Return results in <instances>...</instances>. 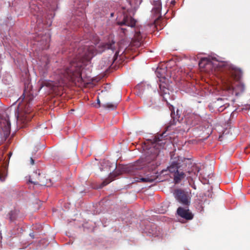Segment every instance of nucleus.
<instances>
[{
	"instance_id": "obj_1",
	"label": "nucleus",
	"mask_w": 250,
	"mask_h": 250,
	"mask_svg": "<svg viewBox=\"0 0 250 250\" xmlns=\"http://www.w3.org/2000/svg\"><path fill=\"white\" fill-rule=\"evenodd\" d=\"M82 64L80 62L73 61L71 62L70 66L63 70L59 71V75L56 82L52 81H45L42 83V86H45L49 87L52 92L56 93L64 84L67 81L72 82H82Z\"/></svg>"
},
{
	"instance_id": "obj_2",
	"label": "nucleus",
	"mask_w": 250,
	"mask_h": 250,
	"mask_svg": "<svg viewBox=\"0 0 250 250\" xmlns=\"http://www.w3.org/2000/svg\"><path fill=\"white\" fill-rule=\"evenodd\" d=\"M169 109L171 110V120L169 122L168 125L166 127L165 131L163 133L155 136L153 139V146L150 147L146 152V162L148 163H152V165L157 166L160 163L156 162L157 158L161 152V148H163L165 142H163L164 138L167 136L166 132L170 129L171 126L175 125L177 122H180L183 119L181 117L182 111L177 109L176 114H175L174 107L172 105L169 106Z\"/></svg>"
},
{
	"instance_id": "obj_3",
	"label": "nucleus",
	"mask_w": 250,
	"mask_h": 250,
	"mask_svg": "<svg viewBox=\"0 0 250 250\" xmlns=\"http://www.w3.org/2000/svg\"><path fill=\"white\" fill-rule=\"evenodd\" d=\"M225 72L221 76V81L224 89L227 91H233L235 90L238 92H243L245 90V85L239 82L235 87V81H238L242 75L241 70L231 64L226 63L225 66Z\"/></svg>"
},
{
	"instance_id": "obj_4",
	"label": "nucleus",
	"mask_w": 250,
	"mask_h": 250,
	"mask_svg": "<svg viewBox=\"0 0 250 250\" xmlns=\"http://www.w3.org/2000/svg\"><path fill=\"white\" fill-rule=\"evenodd\" d=\"M106 49H111L113 51L115 49V42L109 41L107 43L100 44L97 49L94 46H84L78 48L75 52L78 60H90L97 53H101Z\"/></svg>"
},
{
	"instance_id": "obj_5",
	"label": "nucleus",
	"mask_w": 250,
	"mask_h": 250,
	"mask_svg": "<svg viewBox=\"0 0 250 250\" xmlns=\"http://www.w3.org/2000/svg\"><path fill=\"white\" fill-rule=\"evenodd\" d=\"M34 96L31 91H26L24 90L22 96L20 98L19 100L22 99L26 104H21L20 107L17 108V111H15V114L18 120L22 121L23 122H28L30 121L33 115H30L31 110L30 107V103L33 100Z\"/></svg>"
},
{
	"instance_id": "obj_6",
	"label": "nucleus",
	"mask_w": 250,
	"mask_h": 250,
	"mask_svg": "<svg viewBox=\"0 0 250 250\" xmlns=\"http://www.w3.org/2000/svg\"><path fill=\"white\" fill-rule=\"evenodd\" d=\"M29 182L34 185H38L41 186L49 187L51 184V180L47 179L44 175H41L39 170H36L30 176Z\"/></svg>"
},
{
	"instance_id": "obj_7",
	"label": "nucleus",
	"mask_w": 250,
	"mask_h": 250,
	"mask_svg": "<svg viewBox=\"0 0 250 250\" xmlns=\"http://www.w3.org/2000/svg\"><path fill=\"white\" fill-rule=\"evenodd\" d=\"M164 73V70L157 69L156 71L157 76L159 79V81L161 83L159 84L160 94L163 96L164 100L167 101V98L165 96L168 93V90L166 87V76Z\"/></svg>"
},
{
	"instance_id": "obj_8",
	"label": "nucleus",
	"mask_w": 250,
	"mask_h": 250,
	"mask_svg": "<svg viewBox=\"0 0 250 250\" xmlns=\"http://www.w3.org/2000/svg\"><path fill=\"white\" fill-rule=\"evenodd\" d=\"M0 127H1L3 137L6 140L10 133L11 124L8 116L2 117L0 119Z\"/></svg>"
},
{
	"instance_id": "obj_9",
	"label": "nucleus",
	"mask_w": 250,
	"mask_h": 250,
	"mask_svg": "<svg viewBox=\"0 0 250 250\" xmlns=\"http://www.w3.org/2000/svg\"><path fill=\"white\" fill-rule=\"evenodd\" d=\"M176 200L185 206H188L190 204V199L185 191L182 189H177L174 193Z\"/></svg>"
},
{
	"instance_id": "obj_10",
	"label": "nucleus",
	"mask_w": 250,
	"mask_h": 250,
	"mask_svg": "<svg viewBox=\"0 0 250 250\" xmlns=\"http://www.w3.org/2000/svg\"><path fill=\"white\" fill-rule=\"evenodd\" d=\"M117 24L120 26L126 25L132 27L135 26L136 21L130 16L124 14L123 20L121 21H118Z\"/></svg>"
},
{
	"instance_id": "obj_11",
	"label": "nucleus",
	"mask_w": 250,
	"mask_h": 250,
	"mask_svg": "<svg viewBox=\"0 0 250 250\" xmlns=\"http://www.w3.org/2000/svg\"><path fill=\"white\" fill-rule=\"evenodd\" d=\"M177 214L178 216L187 220H190L193 218V215L188 208L181 207L177 208Z\"/></svg>"
},
{
	"instance_id": "obj_12",
	"label": "nucleus",
	"mask_w": 250,
	"mask_h": 250,
	"mask_svg": "<svg viewBox=\"0 0 250 250\" xmlns=\"http://www.w3.org/2000/svg\"><path fill=\"white\" fill-rule=\"evenodd\" d=\"M143 36L141 35L140 30H136L133 39L132 43L136 46H140L142 43Z\"/></svg>"
},
{
	"instance_id": "obj_13",
	"label": "nucleus",
	"mask_w": 250,
	"mask_h": 250,
	"mask_svg": "<svg viewBox=\"0 0 250 250\" xmlns=\"http://www.w3.org/2000/svg\"><path fill=\"white\" fill-rule=\"evenodd\" d=\"M200 170V168L196 166H193L192 167L191 170L187 171L188 174V177L192 179L196 177Z\"/></svg>"
},
{
	"instance_id": "obj_14",
	"label": "nucleus",
	"mask_w": 250,
	"mask_h": 250,
	"mask_svg": "<svg viewBox=\"0 0 250 250\" xmlns=\"http://www.w3.org/2000/svg\"><path fill=\"white\" fill-rule=\"evenodd\" d=\"M186 176L185 173L181 171L180 169L174 174V181L176 184H178L181 182Z\"/></svg>"
},
{
	"instance_id": "obj_15",
	"label": "nucleus",
	"mask_w": 250,
	"mask_h": 250,
	"mask_svg": "<svg viewBox=\"0 0 250 250\" xmlns=\"http://www.w3.org/2000/svg\"><path fill=\"white\" fill-rule=\"evenodd\" d=\"M212 65V62L209 59L207 58H202L199 62V66L203 68H207L208 66H211Z\"/></svg>"
},
{
	"instance_id": "obj_16",
	"label": "nucleus",
	"mask_w": 250,
	"mask_h": 250,
	"mask_svg": "<svg viewBox=\"0 0 250 250\" xmlns=\"http://www.w3.org/2000/svg\"><path fill=\"white\" fill-rule=\"evenodd\" d=\"M180 168L179 163L176 161L171 162L170 165L167 167L168 171L170 173L175 174Z\"/></svg>"
},
{
	"instance_id": "obj_17",
	"label": "nucleus",
	"mask_w": 250,
	"mask_h": 250,
	"mask_svg": "<svg viewBox=\"0 0 250 250\" xmlns=\"http://www.w3.org/2000/svg\"><path fill=\"white\" fill-rule=\"evenodd\" d=\"M49 61L48 58H46L44 63H43L39 68L40 73H42L43 75L45 74L49 68Z\"/></svg>"
},
{
	"instance_id": "obj_18",
	"label": "nucleus",
	"mask_w": 250,
	"mask_h": 250,
	"mask_svg": "<svg viewBox=\"0 0 250 250\" xmlns=\"http://www.w3.org/2000/svg\"><path fill=\"white\" fill-rule=\"evenodd\" d=\"M136 178L137 179L135 180L136 182L143 183H152L155 180V178L154 176H147L146 177L141 178L137 177Z\"/></svg>"
},
{
	"instance_id": "obj_19",
	"label": "nucleus",
	"mask_w": 250,
	"mask_h": 250,
	"mask_svg": "<svg viewBox=\"0 0 250 250\" xmlns=\"http://www.w3.org/2000/svg\"><path fill=\"white\" fill-rule=\"evenodd\" d=\"M114 180L113 174H110L108 178L104 180L99 187V188H101L104 187L106 186L107 184L110 183L111 182Z\"/></svg>"
},
{
	"instance_id": "obj_20",
	"label": "nucleus",
	"mask_w": 250,
	"mask_h": 250,
	"mask_svg": "<svg viewBox=\"0 0 250 250\" xmlns=\"http://www.w3.org/2000/svg\"><path fill=\"white\" fill-rule=\"evenodd\" d=\"M7 168L5 167L0 170V180L4 181L7 175Z\"/></svg>"
},
{
	"instance_id": "obj_21",
	"label": "nucleus",
	"mask_w": 250,
	"mask_h": 250,
	"mask_svg": "<svg viewBox=\"0 0 250 250\" xmlns=\"http://www.w3.org/2000/svg\"><path fill=\"white\" fill-rule=\"evenodd\" d=\"M18 211L16 210H11L8 214L10 221L13 222L16 220L18 216Z\"/></svg>"
},
{
	"instance_id": "obj_22",
	"label": "nucleus",
	"mask_w": 250,
	"mask_h": 250,
	"mask_svg": "<svg viewBox=\"0 0 250 250\" xmlns=\"http://www.w3.org/2000/svg\"><path fill=\"white\" fill-rule=\"evenodd\" d=\"M118 104L113 103H106L103 105V106L105 108H107L110 110H114L116 108Z\"/></svg>"
},
{
	"instance_id": "obj_23",
	"label": "nucleus",
	"mask_w": 250,
	"mask_h": 250,
	"mask_svg": "<svg viewBox=\"0 0 250 250\" xmlns=\"http://www.w3.org/2000/svg\"><path fill=\"white\" fill-rule=\"evenodd\" d=\"M153 4L155 6V8L153 9L156 12L159 13L161 10V4L159 0H155L153 2Z\"/></svg>"
},
{
	"instance_id": "obj_24",
	"label": "nucleus",
	"mask_w": 250,
	"mask_h": 250,
	"mask_svg": "<svg viewBox=\"0 0 250 250\" xmlns=\"http://www.w3.org/2000/svg\"><path fill=\"white\" fill-rule=\"evenodd\" d=\"M161 18H158L155 21H154V23H155V26H156L157 28L158 29V27H157V25L159 22V21H160V19H161Z\"/></svg>"
},
{
	"instance_id": "obj_25",
	"label": "nucleus",
	"mask_w": 250,
	"mask_h": 250,
	"mask_svg": "<svg viewBox=\"0 0 250 250\" xmlns=\"http://www.w3.org/2000/svg\"><path fill=\"white\" fill-rule=\"evenodd\" d=\"M97 105H95V106L97 108H99L100 106V101L99 98H97Z\"/></svg>"
},
{
	"instance_id": "obj_26",
	"label": "nucleus",
	"mask_w": 250,
	"mask_h": 250,
	"mask_svg": "<svg viewBox=\"0 0 250 250\" xmlns=\"http://www.w3.org/2000/svg\"><path fill=\"white\" fill-rule=\"evenodd\" d=\"M118 55V52L117 51L114 55V57L113 58L112 60H113V62L115 61V60L117 58Z\"/></svg>"
},
{
	"instance_id": "obj_27",
	"label": "nucleus",
	"mask_w": 250,
	"mask_h": 250,
	"mask_svg": "<svg viewBox=\"0 0 250 250\" xmlns=\"http://www.w3.org/2000/svg\"><path fill=\"white\" fill-rule=\"evenodd\" d=\"M30 163H31V164L33 165L34 164V160H33V159L31 157L30 158Z\"/></svg>"
},
{
	"instance_id": "obj_28",
	"label": "nucleus",
	"mask_w": 250,
	"mask_h": 250,
	"mask_svg": "<svg viewBox=\"0 0 250 250\" xmlns=\"http://www.w3.org/2000/svg\"><path fill=\"white\" fill-rule=\"evenodd\" d=\"M121 30H122V31H123V32L124 33H125V31L126 30V29H125V28H121Z\"/></svg>"
},
{
	"instance_id": "obj_29",
	"label": "nucleus",
	"mask_w": 250,
	"mask_h": 250,
	"mask_svg": "<svg viewBox=\"0 0 250 250\" xmlns=\"http://www.w3.org/2000/svg\"><path fill=\"white\" fill-rule=\"evenodd\" d=\"M30 236L32 238H34V233H30Z\"/></svg>"
},
{
	"instance_id": "obj_30",
	"label": "nucleus",
	"mask_w": 250,
	"mask_h": 250,
	"mask_svg": "<svg viewBox=\"0 0 250 250\" xmlns=\"http://www.w3.org/2000/svg\"><path fill=\"white\" fill-rule=\"evenodd\" d=\"M194 118V119L196 118V119H198L199 118V117H198V116H192V118Z\"/></svg>"
},
{
	"instance_id": "obj_31",
	"label": "nucleus",
	"mask_w": 250,
	"mask_h": 250,
	"mask_svg": "<svg viewBox=\"0 0 250 250\" xmlns=\"http://www.w3.org/2000/svg\"><path fill=\"white\" fill-rule=\"evenodd\" d=\"M171 3L174 5L175 3V1H171Z\"/></svg>"
},
{
	"instance_id": "obj_32",
	"label": "nucleus",
	"mask_w": 250,
	"mask_h": 250,
	"mask_svg": "<svg viewBox=\"0 0 250 250\" xmlns=\"http://www.w3.org/2000/svg\"><path fill=\"white\" fill-rule=\"evenodd\" d=\"M196 125V123H192L191 124V125H193H193Z\"/></svg>"
},
{
	"instance_id": "obj_33",
	"label": "nucleus",
	"mask_w": 250,
	"mask_h": 250,
	"mask_svg": "<svg viewBox=\"0 0 250 250\" xmlns=\"http://www.w3.org/2000/svg\"><path fill=\"white\" fill-rule=\"evenodd\" d=\"M113 13H111V16H113Z\"/></svg>"
},
{
	"instance_id": "obj_34",
	"label": "nucleus",
	"mask_w": 250,
	"mask_h": 250,
	"mask_svg": "<svg viewBox=\"0 0 250 250\" xmlns=\"http://www.w3.org/2000/svg\"><path fill=\"white\" fill-rule=\"evenodd\" d=\"M9 156H11V153H9Z\"/></svg>"
}]
</instances>
